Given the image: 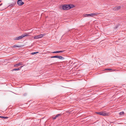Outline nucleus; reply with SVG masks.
I'll return each mask as SVG.
<instances>
[{
	"label": "nucleus",
	"instance_id": "0eeeda50",
	"mask_svg": "<svg viewBox=\"0 0 126 126\" xmlns=\"http://www.w3.org/2000/svg\"><path fill=\"white\" fill-rule=\"evenodd\" d=\"M22 0H18L17 1V4L19 6H21L23 5L24 3L22 1Z\"/></svg>",
	"mask_w": 126,
	"mask_h": 126
},
{
	"label": "nucleus",
	"instance_id": "4468645a",
	"mask_svg": "<svg viewBox=\"0 0 126 126\" xmlns=\"http://www.w3.org/2000/svg\"><path fill=\"white\" fill-rule=\"evenodd\" d=\"M0 117L1 118H3L4 119H6L8 118V117H7L2 116H0Z\"/></svg>",
	"mask_w": 126,
	"mask_h": 126
},
{
	"label": "nucleus",
	"instance_id": "9b49d317",
	"mask_svg": "<svg viewBox=\"0 0 126 126\" xmlns=\"http://www.w3.org/2000/svg\"><path fill=\"white\" fill-rule=\"evenodd\" d=\"M63 52V51H55L53 52H52V53H57L62 52Z\"/></svg>",
	"mask_w": 126,
	"mask_h": 126
},
{
	"label": "nucleus",
	"instance_id": "20e7f679",
	"mask_svg": "<svg viewBox=\"0 0 126 126\" xmlns=\"http://www.w3.org/2000/svg\"><path fill=\"white\" fill-rule=\"evenodd\" d=\"M97 113L100 115L104 116H109L110 115L109 113H106L105 111L97 112Z\"/></svg>",
	"mask_w": 126,
	"mask_h": 126
},
{
	"label": "nucleus",
	"instance_id": "a211bd4d",
	"mask_svg": "<svg viewBox=\"0 0 126 126\" xmlns=\"http://www.w3.org/2000/svg\"><path fill=\"white\" fill-rule=\"evenodd\" d=\"M111 68H108V69H106V70H111Z\"/></svg>",
	"mask_w": 126,
	"mask_h": 126
},
{
	"label": "nucleus",
	"instance_id": "423d86ee",
	"mask_svg": "<svg viewBox=\"0 0 126 126\" xmlns=\"http://www.w3.org/2000/svg\"><path fill=\"white\" fill-rule=\"evenodd\" d=\"M51 58H57L59 59L63 60L64 59V58L61 56H53L51 57Z\"/></svg>",
	"mask_w": 126,
	"mask_h": 126
},
{
	"label": "nucleus",
	"instance_id": "f03ea898",
	"mask_svg": "<svg viewBox=\"0 0 126 126\" xmlns=\"http://www.w3.org/2000/svg\"><path fill=\"white\" fill-rule=\"evenodd\" d=\"M30 33L29 32L27 33H25L24 34H23L20 36H17L14 38V40H18L21 39L25 37L29 36V34Z\"/></svg>",
	"mask_w": 126,
	"mask_h": 126
},
{
	"label": "nucleus",
	"instance_id": "6e6552de",
	"mask_svg": "<svg viewBox=\"0 0 126 126\" xmlns=\"http://www.w3.org/2000/svg\"><path fill=\"white\" fill-rule=\"evenodd\" d=\"M120 6H118L115 7L114 8V10L115 11H117L120 9Z\"/></svg>",
	"mask_w": 126,
	"mask_h": 126
},
{
	"label": "nucleus",
	"instance_id": "f3484780",
	"mask_svg": "<svg viewBox=\"0 0 126 126\" xmlns=\"http://www.w3.org/2000/svg\"><path fill=\"white\" fill-rule=\"evenodd\" d=\"M14 5V4H12L11 5H9L8 6V7H9V6H10L11 7H12Z\"/></svg>",
	"mask_w": 126,
	"mask_h": 126
},
{
	"label": "nucleus",
	"instance_id": "6ab92c4d",
	"mask_svg": "<svg viewBox=\"0 0 126 126\" xmlns=\"http://www.w3.org/2000/svg\"><path fill=\"white\" fill-rule=\"evenodd\" d=\"M2 4L1 3L0 5V6H1Z\"/></svg>",
	"mask_w": 126,
	"mask_h": 126
},
{
	"label": "nucleus",
	"instance_id": "dca6fc26",
	"mask_svg": "<svg viewBox=\"0 0 126 126\" xmlns=\"http://www.w3.org/2000/svg\"><path fill=\"white\" fill-rule=\"evenodd\" d=\"M39 52H32L31 53V54L32 55H33L34 54H35L36 53H38Z\"/></svg>",
	"mask_w": 126,
	"mask_h": 126
},
{
	"label": "nucleus",
	"instance_id": "2eb2a0df",
	"mask_svg": "<svg viewBox=\"0 0 126 126\" xmlns=\"http://www.w3.org/2000/svg\"><path fill=\"white\" fill-rule=\"evenodd\" d=\"M124 114V111H122V112H120L119 113V114L120 115H121L123 114Z\"/></svg>",
	"mask_w": 126,
	"mask_h": 126
},
{
	"label": "nucleus",
	"instance_id": "f8f14e48",
	"mask_svg": "<svg viewBox=\"0 0 126 126\" xmlns=\"http://www.w3.org/2000/svg\"><path fill=\"white\" fill-rule=\"evenodd\" d=\"M60 114H58L57 115L55 116L53 118V119H55L57 118L59 116H60Z\"/></svg>",
	"mask_w": 126,
	"mask_h": 126
},
{
	"label": "nucleus",
	"instance_id": "f257e3e1",
	"mask_svg": "<svg viewBox=\"0 0 126 126\" xmlns=\"http://www.w3.org/2000/svg\"><path fill=\"white\" fill-rule=\"evenodd\" d=\"M74 7L75 6L73 4H65L62 6V9L64 10H68Z\"/></svg>",
	"mask_w": 126,
	"mask_h": 126
},
{
	"label": "nucleus",
	"instance_id": "7ed1b4c3",
	"mask_svg": "<svg viewBox=\"0 0 126 126\" xmlns=\"http://www.w3.org/2000/svg\"><path fill=\"white\" fill-rule=\"evenodd\" d=\"M99 14L97 13H93L89 14H86L83 15V17H88L89 16H93L97 15Z\"/></svg>",
	"mask_w": 126,
	"mask_h": 126
},
{
	"label": "nucleus",
	"instance_id": "aec40b11",
	"mask_svg": "<svg viewBox=\"0 0 126 126\" xmlns=\"http://www.w3.org/2000/svg\"><path fill=\"white\" fill-rule=\"evenodd\" d=\"M1 2V1H0V2Z\"/></svg>",
	"mask_w": 126,
	"mask_h": 126
},
{
	"label": "nucleus",
	"instance_id": "9d476101",
	"mask_svg": "<svg viewBox=\"0 0 126 126\" xmlns=\"http://www.w3.org/2000/svg\"><path fill=\"white\" fill-rule=\"evenodd\" d=\"M23 67V66H21L20 68H16L15 69H13L12 70V71H16V70H20L21 68Z\"/></svg>",
	"mask_w": 126,
	"mask_h": 126
},
{
	"label": "nucleus",
	"instance_id": "1a4fd4ad",
	"mask_svg": "<svg viewBox=\"0 0 126 126\" xmlns=\"http://www.w3.org/2000/svg\"><path fill=\"white\" fill-rule=\"evenodd\" d=\"M22 64L21 63H19L15 64L14 65V66L15 67H17L18 66Z\"/></svg>",
	"mask_w": 126,
	"mask_h": 126
},
{
	"label": "nucleus",
	"instance_id": "ddd939ff",
	"mask_svg": "<svg viewBox=\"0 0 126 126\" xmlns=\"http://www.w3.org/2000/svg\"><path fill=\"white\" fill-rule=\"evenodd\" d=\"M20 47V46H18L17 45H15L14 46H13L12 47L13 48H15V47Z\"/></svg>",
	"mask_w": 126,
	"mask_h": 126
},
{
	"label": "nucleus",
	"instance_id": "39448f33",
	"mask_svg": "<svg viewBox=\"0 0 126 126\" xmlns=\"http://www.w3.org/2000/svg\"><path fill=\"white\" fill-rule=\"evenodd\" d=\"M45 34H41L34 37V39L40 38L45 36Z\"/></svg>",
	"mask_w": 126,
	"mask_h": 126
}]
</instances>
